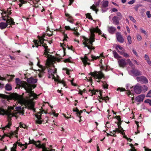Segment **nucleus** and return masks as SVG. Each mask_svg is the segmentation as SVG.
Listing matches in <instances>:
<instances>
[{"label":"nucleus","instance_id":"obj_43","mask_svg":"<svg viewBox=\"0 0 151 151\" xmlns=\"http://www.w3.org/2000/svg\"><path fill=\"white\" fill-rule=\"evenodd\" d=\"M129 18L134 23H136V21L135 20V19L134 18L132 17V16H129Z\"/></svg>","mask_w":151,"mask_h":151},{"label":"nucleus","instance_id":"obj_12","mask_svg":"<svg viewBox=\"0 0 151 151\" xmlns=\"http://www.w3.org/2000/svg\"><path fill=\"white\" fill-rule=\"evenodd\" d=\"M37 142H38V146H39L38 147H37V148H42L43 151L47 149V148L45 147L46 144L45 143H43L42 144H41V142L40 140L37 141Z\"/></svg>","mask_w":151,"mask_h":151},{"label":"nucleus","instance_id":"obj_29","mask_svg":"<svg viewBox=\"0 0 151 151\" xmlns=\"http://www.w3.org/2000/svg\"><path fill=\"white\" fill-rule=\"evenodd\" d=\"M77 29H76L75 27L72 29V30L74 31L73 34L77 37H78L80 35L79 33L77 31Z\"/></svg>","mask_w":151,"mask_h":151},{"label":"nucleus","instance_id":"obj_19","mask_svg":"<svg viewBox=\"0 0 151 151\" xmlns=\"http://www.w3.org/2000/svg\"><path fill=\"white\" fill-rule=\"evenodd\" d=\"M8 23L6 22H1L0 23V28L1 29L6 28L8 25Z\"/></svg>","mask_w":151,"mask_h":151},{"label":"nucleus","instance_id":"obj_28","mask_svg":"<svg viewBox=\"0 0 151 151\" xmlns=\"http://www.w3.org/2000/svg\"><path fill=\"white\" fill-rule=\"evenodd\" d=\"M142 91H143L144 92L148 90L147 87L145 85H143L142 86H141Z\"/></svg>","mask_w":151,"mask_h":151},{"label":"nucleus","instance_id":"obj_58","mask_svg":"<svg viewBox=\"0 0 151 151\" xmlns=\"http://www.w3.org/2000/svg\"><path fill=\"white\" fill-rule=\"evenodd\" d=\"M135 2V0H132L131 1L128 2V4H132Z\"/></svg>","mask_w":151,"mask_h":151},{"label":"nucleus","instance_id":"obj_55","mask_svg":"<svg viewBox=\"0 0 151 151\" xmlns=\"http://www.w3.org/2000/svg\"><path fill=\"white\" fill-rule=\"evenodd\" d=\"M119 90L121 92L124 91L126 90L124 88H119L117 89V90Z\"/></svg>","mask_w":151,"mask_h":151},{"label":"nucleus","instance_id":"obj_23","mask_svg":"<svg viewBox=\"0 0 151 151\" xmlns=\"http://www.w3.org/2000/svg\"><path fill=\"white\" fill-rule=\"evenodd\" d=\"M8 111V110H5L4 109L1 108H0V115H6Z\"/></svg>","mask_w":151,"mask_h":151},{"label":"nucleus","instance_id":"obj_63","mask_svg":"<svg viewBox=\"0 0 151 151\" xmlns=\"http://www.w3.org/2000/svg\"><path fill=\"white\" fill-rule=\"evenodd\" d=\"M100 99L105 100V102L106 103H107V101H106L107 100L106 99V98L105 97H101L100 98Z\"/></svg>","mask_w":151,"mask_h":151},{"label":"nucleus","instance_id":"obj_59","mask_svg":"<svg viewBox=\"0 0 151 151\" xmlns=\"http://www.w3.org/2000/svg\"><path fill=\"white\" fill-rule=\"evenodd\" d=\"M140 30L141 31V32L144 34L145 35H147V32L144 30H143L141 28Z\"/></svg>","mask_w":151,"mask_h":151},{"label":"nucleus","instance_id":"obj_51","mask_svg":"<svg viewBox=\"0 0 151 151\" xmlns=\"http://www.w3.org/2000/svg\"><path fill=\"white\" fill-rule=\"evenodd\" d=\"M145 102L149 103L150 105H151V100L149 99H147L145 101Z\"/></svg>","mask_w":151,"mask_h":151},{"label":"nucleus","instance_id":"obj_47","mask_svg":"<svg viewBox=\"0 0 151 151\" xmlns=\"http://www.w3.org/2000/svg\"><path fill=\"white\" fill-rule=\"evenodd\" d=\"M15 134H18L17 131H16L15 132L11 131L9 133V134L11 136H13Z\"/></svg>","mask_w":151,"mask_h":151},{"label":"nucleus","instance_id":"obj_14","mask_svg":"<svg viewBox=\"0 0 151 151\" xmlns=\"http://www.w3.org/2000/svg\"><path fill=\"white\" fill-rule=\"evenodd\" d=\"M6 115L7 116L8 121L9 122H11L12 120V117L13 116H15V114L11 113V111L10 112L9 111Z\"/></svg>","mask_w":151,"mask_h":151},{"label":"nucleus","instance_id":"obj_35","mask_svg":"<svg viewBox=\"0 0 151 151\" xmlns=\"http://www.w3.org/2000/svg\"><path fill=\"white\" fill-rule=\"evenodd\" d=\"M13 145V146L11 149V151H16L17 145L15 144H14Z\"/></svg>","mask_w":151,"mask_h":151},{"label":"nucleus","instance_id":"obj_27","mask_svg":"<svg viewBox=\"0 0 151 151\" xmlns=\"http://www.w3.org/2000/svg\"><path fill=\"white\" fill-rule=\"evenodd\" d=\"M114 57L116 58H120L121 57L119 56L118 54L116 51H113Z\"/></svg>","mask_w":151,"mask_h":151},{"label":"nucleus","instance_id":"obj_41","mask_svg":"<svg viewBox=\"0 0 151 151\" xmlns=\"http://www.w3.org/2000/svg\"><path fill=\"white\" fill-rule=\"evenodd\" d=\"M116 118L118 121V122H122L121 121V116H116L115 117Z\"/></svg>","mask_w":151,"mask_h":151},{"label":"nucleus","instance_id":"obj_48","mask_svg":"<svg viewBox=\"0 0 151 151\" xmlns=\"http://www.w3.org/2000/svg\"><path fill=\"white\" fill-rule=\"evenodd\" d=\"M117 16L118 17H119L121 18V19L122 18V14L119 12H117L116 13Z\"/></svg>","mask_w":151,"mask_h":151},{"label":"nucleus","instance_id":"obj_11","mask_svg":"<svg viewBox=\"0 0 151 151\" xmlns=\"http://www.w3.org/2000/svg\"><path fill=\"white\" fill-rule=\"evenodd\" d=\"M134 91L136 94H140L142 92L141 86L136 85L134 87Z\"/></svg>","mask_w":151,"mask_h":151},{"label":"nucleus","instance_id":"obj_5","mask_svg":"<svg viewBox=\"0 0 151 151\" xmlns=\"http://www.w3.org/2000/svg\"><path fill=\"white\" fill-rule=\"evenodd\" d=\"M137 81L140 82L142 83L146 84L148 83V80L147 78L144 76L137 77Z\"/></svg>","mask_w":151,"mask_h":151},{"label":"nucleus","instance_id":"obj_21","mask_svg":"<svg viewBox=\"0 0 151 151\" xmlns=\"http://www.w3.org/2000/svg\"><path fill=\"white\" fill-rule=\"evenodd\" d=\"M29 141L28 144H32L35 145L36 147H38L39 146H38L37 145L38 142H37V141H35L33 139L31 140L30 138H29Z\"/></svg>","mask_w":151,"mask_h":151},{"label":"nucleus","instance_id":"obj_2","mask_svg":"<svg viewBox=\"0 0 151 151\" xmlns=\"http://www.w3.org/2000/svg\"><path fill=\"white\" fill-rule=\"evenodd\" d=\"M52 33L51 34L47 33H44L41 37L38 36V37L39 40H35L33 41L35 44V46L36 47H38L39 46L41 47L43 46L44 47L45 49L44 54L47 56V57H52V55L49 54V53H51L50 52H49L50 49L48 48V47L47 46V44L44 42V41L46 40L44 39V38L47 35L50 37L52 36Z\"/></svg>","mask_w":151,"mask_h":151},{"label":"nucleus","instance_id":"obj_10","mask_svg":"<svg viewBox=\"0 0 151 151\" xmlns=\"http://www.w3.org/2000/svg\"><path fill=\"white\" fill-rule=\"evenodd\" d=\"M131 71L132 73L135 76H139L141 75V71L134 68H132Z\"/></svg>","mask_w":151,"mask_h":151},{"label":"nucleus","instance_id":"obj_1","mask_svg":"<svg viewBox=\"0 0 151 151\" xmlns=\"http://www.w3.org/2000/svg\"><path fill=\"white\" fill-rule=\"evenodd\" d=\"M27 81L28 83L25 82L22 85L23 87L25 90L26 92L29 93V98L33 97L35 99L37 98V96H39L40 94L37 95L34 93V91H32V88L34 89L36 87L37 85L34 84L37 82V80L31 77L27 78Z\"/></svg>","mask_w":151,"mask_h":151},{"label":"nucleus","instance_id":"obj_31","mask_svg":"<svg viewBox=\"0 0 151 151\" xmlns=\"http://www.w3.org/2000/svg\"><path fill=\"white\" fill-rule=\"evenodd\" d=\"M5 88L6 90L9 91L12 90V88L11 85L7 84L5 86Z\"/></svg>","mask_w":151,"mask_h":151},{"label":"nucleus","instance_id":"obj_45","mask_svg":"<svg viewBox=\"0 0 151 151\" xmlns=\"http://www.w3.org/2000/svg\"><path fill=\"white\" fill-rule=\"evenodd\" d=\"M57 81L59 83H62L64 85V86H65V84L64 81H61L60 80H59V79H58Z\"/></svg>","mask_w":151,"mask_h":151},{"label":"nucleus","instance_id":"obj_18","mask_svg":"<svg viewBox=\"0 0 151 151\" xmlns=\"http://www.w3.org/2000/svg\"><path fill=\"white\" fill-rule=\"evenodd\" d=\"M35 116L37 119L36 121V123L39 124H41L42 123L43 121L41 120L42 119L41 116H39L38 114H36Z\"/></svg>","mask_w":151,"mask_h":151},{"label":"nucleus","instance_id":"obj_53","mask_svg":"<svg viewBox=\"0 0 151 151\" xmlns=\"http://www.w3.org/2000/svg\"><path fill=\"white\" fill-rule=\"evenodd\" d=\"M20 126L22 128H24L25 129L26 126L25 124H22V123L20 122Z\"/></svg>","mask_w":151,"mask_h":151},{"label":"nucleus","instance_id":"obj_39","mask_svg":"<svg viewBox=\"0 0 151 151\" xmlns=\"http://www.w3.org/2000/svg\"><path fill=\"white\" fill-rule=\"evenodd\" d=\"M83 112L81 110L80 111H79L78 112H76V115L77 116L79 117L80 118H81V116H80L81 113Z\"/></svg>","mask_w":151,"mask_h":151},{"label":"nucleus","instance_id":"obj_61","mask_svg":"<svg viewBox=\"0 0 151 151\" xmlns=\"http://www.w3.org/2000/svg\"><path fill=\"white\" fill-rule=\"evenodd\" d=\"M19 1L22 4H25L27 3L26 1H24V0H19Z\"/></svg>","mask_w":151,"mask_h":151},{"label":"nucleus","instance_id":"obj_4","mask_svg":"<svg viewBox=\"0 0 151 151\" xmlns=\"http://www.w3.org/2000/svg\"><path fill=\"white\" fill-rule=\"evenodd\" d=\"M89 74L93 77L95 79H97L98 80L96 81L98 82H100L101 79L102 78H105L104 75L101 71H95L93 72H91Z\"/></svg>","mask_w":151,"mask_h":151},{"label":"nucleus","instance_id":"obj_13","mask_svg":"<svg viewBox=\"0 0 151 151\" xmlns=\"http://www.w3.org/2000/svg\"><path fill=\"white\" fill-rule=\"evenodd\" d=\"M7 20H6V22L9 24L14 25L15 22L14 21V19L9 17V15L7 16Z\"/></svg>","mask_w":151,"mask_h":151},{"label":"nucleus","instance_id":"obj_3","mask_svg":"<svg viewBox=\"0 0 151 151\" xmlns=\"http://www.w3.org/2000/svg\"><path fill=\"white\" fill-rule=\"evenodd\" d=\"M90 32L91 33L89 39H88L85 37H83V44L84 45V43L87 44V45H89L90 46H93V42L95 41V35L94 33L95 32L99 33V35H101L102 37H104L106 39V37L104 36V34L101 35V31L100 29L98 27L96 28H92L90 29Z\"/></svg>","mask_w":151,"mask_h":151},{"label":"nucleus","instance_id":"obj_52","mask_svg":"<svg viewBox=\"0 0 151 151\" xmlns=\"http://www.w3.org/2000/svg\"><path fill=\"white\" fill-rule=\"evenodd\" d=\"M103 86L104 89H107L108 88V85L107 83L105 84L103 83Z\"/></svg>","mask_w":151,"mask_h":151},{"label":"nucleus","instance_id":"obj_6","mask_svg":"<svg viewBox=\"0 0 151 151\" xmlns=\"http://www.w3.org/2000/svg\"><path fill=\"white\" fill-rule=\"evenodd\" d=\"M116 38L117 41L122 43L124 42V39L120 32H117L116 33Z\"/></svg>","mask_w":151,"mask_h":151},{"label":"nucleus","instance_id":"obj_56","mask_svg":"<svg viewBox=\"0 0 151 151\" xmlns=\"http://www.w3.org/2000/svg\"><path fill=\"white\" fill-rule=\"evenodd\" d=\"M124 56L125 58H129V55L127 53H126L125 52H124V53L123 55Z\"/></svg>","mask_w":151,"mask_h":151},{"label":"nucleus","instance_id":"obj_46","mask_svg":"<svg viewBox=\"0 0 151 151\" xmlns=\"http://www.w3.org/2000/svg\"><path fill=\"white\" fill-rule=\"evenodd\" d=\"M7 76H11L10 79H9L8 80V81L9 82L11 81L12 80L13 78H14L15 76L14 75H7Z\"/></svg>","mask_w":151,"mask_h":151},{"label":"nucleus","instance_id":"obj_50","mask_svg":"<svg viewBox=\"0 0 151 151\" xmlns=\"http://www.w3.org/2000/svg\"><path fill=\"white\" fill-rule=\"evenodd\" d=\"M146 14L148 18H150L151 17V15L149 11H147L146 13Z\"/></svg>","mask_w":151,"mask_h":151},{"label":"nucleus","instance_id":"obj_32","mask_svg":"<svg viewBox=\"0 0 151 151\" xmlns=\"http://www.w3.org/2000/svg\"><path fill=\"white\" fill-rule=\"evenodd\" d=\"M127 40H128V43L129 44H131L132 42V38L131 36L129 35L127 36Z\"/></svg>","mask_w":151,"mask_h":151},{"label":"nucleus","instance_id":"obj_36","mask_svg":"<svg viewBox=\"0 0 151 151\" xmlns=\"http://www.w3.org/2000/svg\"><path fill=\"white\" fill-rule=\"evenodd\" d=\"M142 6V5L140 4H137L134 7V9L136 11H137L138 8L139 7Z\"/></svg>","mask_w":151,"mask_h":151},{"label":"nucleus","instance_id":"obj_42","mask_svg":"<svg viewBox=\"0 0 151 151\" xmlns=\"http://www.w3.org/2000/svg\"><path fill=\"white\" fill-rule=\"evenodd\" d=\"M122 122H118L117 123V125L118 126V127L121 130H123V128L121 126V124Z\"/></svg>","mask_w":151,"mask_h":151},{"label":"nucleus","instance_id":"obj_33","mask_svg":"<svg viewBox=\"0 0 151 151\" xmlns=\"http://www.w3.org/2000/svg\"><path fill=\"white\" fill-rule=\"evenodd\" d=\"M12 125V122H8V124L5 127H3L2 128V129L3 130H5L6 129V128H9L10 127V126Z\"/></svg>","mask_w":151,"mask_h":151},{"label":"nucleus","instance_id":"obj_7","mask_svg":"<svg viewBox=\"0 0 151 151\" xmlns=\"http://www.w3.org/2000/svg\"><path fill=\"white\" fill-rule=\"evenodd\" d=\"M121 19V18L117 16H114L112 18L113 23L115 25H118L119 24V20Z\"/></svg>","mask_w":151,"mask_h":151},{"label":"nucleus","instance_id":"obj_44","mask_svg":"<svg viewBox=\"0 0 151 151\" xmlns=\"http://www.w3.org/2000/svg\"><path fill=\"white\" fill-rule=\"evenodd\" d=\"M0 97L5 99L7 98V96L5 94L0 93Z\"/></svg>","mask_w":151,"mask_h":151},{"label":"nucleus","instance_id":"obj_60","mask_svg":"<svg viewBox=\"0 0 151 151\" xmlns=\"http://www.w3.org/2000/svg\"><path fill=\"white\" fill-rule=\"evenodd\" d=\"M147 96L151 98V90L148 92L147 95Z\"/></svg>","mask_w":151,"mask_h":151},{"label":"nucleus","instance_id":"obj_9","mask_svg":"<svg viewBox=\"0 0 151 151\" xmlns=\"http://www.w3.org/2000/svg\"><path fill=\"white\" fill-rule=\"evenodd\" d=\"M118 62L119 66L123 68L127 64L126 60L125 59L119 60Z\"/></svg>","mask_w":151,"mask_h":151},{"label":"nucleus","instance_id":"obj_16","mask_svg":"<svg viewBox=\"0 0 151 151\" xmlns=\"http://www.w3.org/2000/svg\"><path fill=\"white\" fill-rule=\"evenodd\" d=\"M145 97L144 95L142 94L137 96L135 99L136 101L137 102H140L143 101Z\"/></svg>","mask_w":151,"mask_h":151},{"label":"nucleus","instance_id":"obj_26","mask_svg":"<svg viewBox=\"0 0 151 151\" xmlns=\"http://www.w3.org/2000/svg\"><path fill=\"white\" fill-rule=\"evenodd\" d=\"M11 8H8L7 9V11H4L3 12V13L5 14L6 15L11 14L12 13L11 12Z\"/></svg>","mask_w":151,"mask_h":151},{"label":"nucleus","instance_id":"obj_57","mask_svg":"<svg viewBox=\"0 0 151 151\" xmlns=\"http://www.w3.org/2000/svg\"><path fill=\"white\" fill-rule=\"evenodd\" d=\"M65 28L66 30H72L73 29H71L69 26H65Z\"/></svg>","mask_w":151,"mask_h":151},{"label":"nucleus","instance_id":"obj_64","mask_svg":"<svg viewBox=\"0 0 151 151\" xmlns=\"http://www.w3.org/2000/svg\"><path fill=\"white\" fill-rule=\"evenodd\" d=\"M65 63L70 62V60L69 58L66 59L64 60Z\"/></svg>","mask_w":151,"mask_h":151},{"label":"nucleus","instance_id":"obj_25","mask_svg":"<svg viewBox=\"0 0 151 151\" xmlns=\"http://www.w3.org/2000/svg\"><path fill=\"white\" fill-rule=\"evenodd\" d=\"M27 106L29 109H32L34 108V104L32 102L28 103Z\"/></svg>","mask_w":151,"mask_h":151},{"label":"nucleus","instance_id":"obj_37","mask_svg":"<svg viewBox=\"0 0 151 151\" xmlns=\"http://www.w3.org/2000/svg\"><path fill=\"white\" fill-rule=\"evenodd\" d=\"M86 18H88L89 19L93 20V18L90 13H88L86 14Z\"/></svg>","mask_w":151,"mask_h":151},{"label":"nucleus","instance_id":"obj_8","mask_svg":"<svg viewBox=\"0 0 151 151\" xmlns=\"http://www.w3.org/2000/svg\"><path fill=\"white\" fill-rule=\"evenodd\" d=\"M100 2V1L96 2L95 3V5L93 4L90 7V9H92L93 11H95L96 14H97V12L99 11V9H96V7L99 6Z\"/></svg>","mask_w":151,"mask_h":151},{"label":"nucleus","instance_id":"obj_62","mask_svg":"<svg viewBox=\"0 0 151 151\" xmlns=\"http://www.w3.org/2000/svg\"><path fill=\"white\" fill-rule=\"evenodd\" d=\"M2 15V17H3V19L4 20V21H6V20H7V19H6V18H7V15H6L5 16H4L2 14H1Z\"/></svg>","mask_w":151,"mask_h":151},{"label":"nucleus","instance_id":"obj_30","mask_svg":"<svg viewBox=\"0 0 151 151\" xmlns=\"http://www.w3.org/2000/svg\"><path fill=\"white\" fill-rule=\"evenodd\" d=\"M88 91L91 92V96H92L93 95H95L96 92H98V90H95L93 89V90L89 89Z\"/></svg>","mask_w":151,"mask_h":151},{"label":"nucleus","instance_id":"obj_49","mask_svg":"<svg viewBox=\"0 0 151 151\" xmlns=\"http://www.w3.org/2000/svg\"><path fill=\"white\" fill-rule=\"evenodd\" d=\"M52 112L54 116L56 117L58 116V113H56L55 111V110H52Z\"/></svg>","mask_w":151,"mask_h":151},{"label":"nucleus","instance_id":"obj_15","mask_svg":"<svg viewBox=\"0 0 151 151\" xmlns=\"http://www.w3.org/2000/svg\"><path fill=\"white\" fill-rule=\"evenodd\" d=\"M116 28L113 26L108 27V31L109 33L111 34H113L116 31Z\"/></svg>","mask_w":151,"mask_h":151},{"label":"nucleus","instance_id":"obj_17","mask_svg":"<svg viewBox=\"0 0 151 151\" xmlns=\"http://www.w3.org/2000/svg\"><path fill=\"white\" fill-rule=\"evenodd\" d=\"M82 61L85 66H86V65H90V63H88L87 62L88 61H90V60L86 56H85L84 58L82 59Z\"/></svg>","mask_w":151,"mask_h":151},{"label":"nucleus","instance_id":"obj_20","mask_svg":"<svg viewBox=\"0 0 151 151\" xmlns=\"http://www.w3.org/2000/svg\"><path fill=\"white\" fill-rule=\"evenodd\" d=\"M12 98L16 100H19L21 98V96L17 93H14L12 95Z\"/></svg>","mask_w":151,"mask_h":151},{"label":"nucleus","instance_id":"obj_24","mask_svg":"<svg viewBox=\"0 0 151 151\" xmlns=\"http://www.w3.org/2000/svg\"><path fill=\"white\" fill-rule=\"evenodd\" d=\"M84 47H88V49L90 50V52L88 53V54H90L91 52V50H94L95 49V47L92 46H90L89 45H87V44L86 43H84Z\"/></svg>","mask_w":151,"mask_h":151},{"label":"nucleus","instance_id":"obj_40","mask_svg":"<svg viewBox=\"0 0 151 151\" xmlns=\"http://www.w3.org/2000/svg\"><path fill=\"white\" fill-rule=\"evenodd\" d=\"M127 94L129 96V97H131L132 98V99L133 100L134 99V97L133 96L132 97V96H133V95H132L131 92L129 91H128V92L127 93Z\"/></svg>","mask_w":151,"mask_h":151},{"label":"nucleus","instance_id":"obj_34","mask_svg":"<svg viewBox=\"0 0 151 151\" xmlns=\"http://www.w3.org/2000/svg\"><path fill=\"white\" fill-rule=\"evenodd\" d=\"M38 70L40 72V73L39 74V77L41 78L43 76L45 72L42 71L40 70Z\"/></svg>","mask_w":151,"mask_h":151},{"label":"nucleus","instance_id":"obj_38","mask_svg":"<svg viewBox=\"0 0 151 151\" xmlns=\"http://www.w3.org/2000/svg\"><path fill=\"white\" fill-rule=\"evenodd\" d=\"M91 58H92V59L91 60V61L93 60H96L97 59H98L99 58V57L97 56L96 57L94 56L93 55H91Z\"/></svg>","mask_w":151,"mask_h":151},{"label":"nucleus","instance_id":"obj_22","mask_svg":"<svg viewBox=\"0 0 151 151\" xmlns=\"http://www.w3.org/2000/svg\"><path fill=\"white\" fill-rule=\"evenodd\" d=\"M102 8H104L108 6L109 2L107 1H103L102 2Z\"/></svg>","mask_w":151,"mask_h":151},{"label":"nucleus","instance_id":"obj_54","mask_svg":"<svg viewBox=\"0 0 151 151\" xmlns=\"http://www.w3.org/2000/svg\"><path fill=\"white\" fill-rule=\"evenodd\" d=\"M132 52L134 53V55H135L136 56L138 57V55L137 54V52L135 51V50L134 49H133L132 50Z\"/></svg>","mask_w":151,"mask_h":151}]
</instances>
